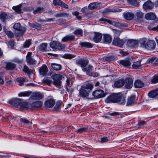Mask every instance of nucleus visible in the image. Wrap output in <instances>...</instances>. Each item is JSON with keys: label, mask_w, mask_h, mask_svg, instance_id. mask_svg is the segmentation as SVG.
<instances>
[{"label": "nucleus", "mask_w": 158, "mask_h": 158, "mask_svg": "<svg viewBox=\"0 0 158 158\" xmlns=\"http://www.w3.org/2000/svg\"><path fill=\"white\" fill-rule=\"evenodd\" d=\"M72 13L73 15L75 16L78 19H81V16L79 15V13L78 12H73Z\"/></svg>", "instance_id": "nucleus-60"}, {"label": "nucleus", "mask_w": 158, "mask_h": 158, "mask_svg": "<svg viewBox=\"0 0 158 158\" xmlns=\"http://www.w3.org/2000/svg\"><path fill=\"white\" fill-rule=\"evenodd\" d=\"M56 47V49L61 50L64 49L65 47V46L64 44H61L57 42V46Z\"/></svg>", "instance_id": "nucleus-49"}, {"label": "nucleus", "mask_w": 158, "mask_h": 158, "mask_svg": "<svg viewBox=\"0 0 158 158\" xmlns=\"http://www.w3.org/2000/svg\"><path fill=\"white\" fill-rule=\"evenodd\" d=\"M18 85L21 86L23 84L24 82L25 81L23 77L18 78L16 79Z\"/></svg>", "instance_id": "nucleus-45"}, {"label": "nucleus", "mask_w": 158, "mask_h": 158, "mask_svg": "<svg viewBox=\"0 0 158 158\" xmlns=\"http://www.w3.org/2000/svg\"><path fill=\"white\" fill-rule=\"evenodd\" d=\"M31 93V92L29 91L23 92L19 93V96L20 97H28L30 95Z\"/></svg>", "instance_id": "nucleus-46"}, {"label": "nucleus", "mask_w": 158, "mask_h": 158, "mask_svg": "<svg viewBox=\"0 0 158 158\" xmlns=\"http://www.w3.org/2000/svg\"><path fill=\"white\" fill-rule=\"evenodd\" d=\"M51 66L53 69L56 71L59 70L61 68V66L60 65L56 64H52Z\"/></svg>", "instance_id": "nucleus-36"}, {"label": "nucleus", "mask_w": 158, "mask_h": 158, "mask_svg": "<svg viewBox=\"0 0 158 158\" xmlns=\"http://www.w3.org/2000/svg\"><path fill=\"white\" fill-rule=\"evenodd\" d=\"M113 32L115 36H118L120 35L121 31L115 29H113Z\"/></svg>", "instance_id": "nucleus-57"}, {"label": "nucleus", "mask_w": 158, "mask_h": 158, "mask_svg": "<svg viewBox=\"0 0 158 158\" xmlns=\"http://www.w3.org/2000/svg\"><path fill=\"white\" fill-rule=\"evenodd\" d=\"M92 95L96 98H101L105 97L106 95L104 92L101 90H97L93 92Z\"/></svg>", "instance_id": "nucleus-5"}, {"label": "nucleus", "mask_w": 158, "mask_h": 158, "mask_svg": "<svg viewBox=\"0 0 158 158\" xmlns=\"http://www.w3.org/2000/svg\"><path fill=\"white\" fill-rule=\"evenodd\" d=\"M98 6V3L97 2H93L90 3L88 6V8L90 10H92L96 9Z\"/></svg>", "instance_id": "nucleus-43"}, {"label": "nucleus", "mask_w": 158, "mask_h": 158, "mask_svg": "<svg viewBox=\"0 0 158 158\" xmlns=\"http://www.w3.org/2000/svg\"><path fill=\"white\" fill-rule=\"evenodd\" d=\"M13 28L15 30L20 32L19 35H23L25 31V28L21 27L20 23H15L13 26Z\"/></svg>", "instance_id": "nucleus-6"}, {"label": "nucleus", "mask_w": 158, "mask_h": 158, "mask_svg": "<svg viewBox=\"0 0 158 158\" xmlns=\"http://www.w3.org/2000/svg\"><path fill=\"white\" fill-rule=\"evenodd\" d=\"M156 43L154 40L148 41L146 44L145 48L149 50L153 49L155 48Z\"/></svg>", "instance_id": "nucleus-10"}, {"label": "nucleus", "mask_w": 158, "mask_h": 158, "mask_svg": "<svg viewBox=\"0 0 158 158\" xmlns=\"http://www.w3.org/2000/svg\"><path fill=\"white\" fill-rule=\"evenodd\" d=\"M52 77L53 79L52 83L58 88H60L61 85V81L60 80L62 78V76L60 74H55L52 75Z\"/></svg>", "instance_id": "nucleus-3"}, {"label": "nucleus", "mask_w": 158, "mask_h": 158, "mask_svg": "<svg viewBox=\"0 0 158 158\" xmlns=\"http://www.w3.org/2000/svg\"><path fill=\"white\" fill-rule=\"evenodd\" d=\"M114 59L115 57L114 56H104L102 58V60L104 61H112L114 60Z\"/></svg>", "instance_id": "nucleus-37"}, {"label": "nucleus", "mask_w": 158, "mask_h": 158, "mask_svg": "<svg viewBox=\"0 0 158 158\" xmlns=\"http://www.w3.org/2000/svg\"><path fill=\"white\" fill-rule=\"evenodd\" d=\"M30 106V104L26 102H23L20 99V103H19V106L21 108L23 109L28 108Z\"/></svg>", "instance_id": "nucleus-28"}, {"label": "nucleus", "mask_w": 158, "mask_h": 158, "mask_svg": "<svg viewBox=\"0 0 158 158\" xmlns=\"http://www.w3.org/2000/svg\"><path fill=\"white\" fill-rule=\"evenodd\" d=\"M23 71L28 74H30L32 73V70L29 69V68L26 65H24L23 68Z\"/></svg>", "instance_id": "nucleus-42"}, {"label": "nucleus", "mask_w": 158, "mask_h": 158, "mask_svg": "<svg viewBox=\"0 0 158 158\" xmlns=\"http://www.w3.org/2000/svg\"><path fill=\"white\" fill-rule=\"evenodd\" d=\"M42 105V102L40 101H37L33 102L31 106L32 107H40Z\"/></svg>", "instance_id": "nucleus-38"}, {"label": "nucleus", "mask_w": 158, "mask_h": 158, "mask_svg": "<svg viewBox=\"0 0 158 158\" xmlns=\"http://www.w3.org/2000/svg\"><path fill=\"white\" fill-rule=\"evenodd\" d=\"M124 18L126 20H130L133 19L134 15L131 12H126L123 14Z\"/></svg>", "instance_id": "nucleus-22"}, {"label": "nucleus", "mask_w": 158, "mask_h": 158, "mask_svg": "<svg viewBox=\"0 0 158 158\" xmlns=\"http://www.w3.org/2000/svg\"><path fill=\"white\" fill-rule=\"evenodd\" d=\"M128 44L132 48H134L137 46L138 42L135 40H132L129 41Z\"/></svg>", "instance_id": "nucleus-33"}, {"label": "nucleus", "mask_w": 158, "mask_h": 158, "mask_svg": "<svg viewBox=\"0 0 158 158\" xmlns=\"http://www.w3.org/2000/svg\"><path fill=\"white\" fill-rule=\"evenodd\" d=\"M124 42L122 40L120 39L119 37H116L114 38L112 42V44L114 45L120 47H122Z\"/></svg>", "instance_id": "nucleus-8"}, {"label": "nucleus", "mask_w": 158, "mask_h": 158, "mask_svg": "<svg viewBox=\"0 0 158 158\" xmlns=\"http://www.w3.org/2000/svg\"><path fill=\"white\" fill-rule=\"evenodd\" d=\"M118 63L120 65L126 68H129L131 64V63L129 59H125L118 61Z\"/></svg>", "instance_id": "nucleus-9"}, {"label": "nucleus", "mask_w": 158, "mask_h": 158, "mask_svg": "<svg viewBox=\"0 0 158 158\" xmlns=\"http://www.w3.org/2000/svg\"><path fill=\"white\" fill-rule=\"evenodd\" d=\"M63 102L62 101H59L56 102V105L53 108V110L55 111H59L61 108V106L62 105Z\"/></svg>", "instance_id": "nucleus-25"}, {"label": "nucleus", "mask_w": 158, "mask_h": 158, "mask_svg": "<svg viewBox=\"0 0 158 158\" xmlns=\"http://www.w3.org/2000/svg\"><path fill=\"white\" fill-rule=\"evenodd\" d=\"M106 102H119L123 104L125 102V98L120 93H113L107 97L105 100Z\"/></svg>", "instance_id": "nucleus-1"}, {"label": "nucleus", "mask_w": 158, "mask_h": 158, "mask_svg": "<svg viewBox=\"0 0 158 158\" xmlns=\"http://www.w3.org/2000/svg\"><path fill=\"white\" fill-rule=\"evenodd\" d=\"M89 63L87 59H81L76 61L77 64L80 65L81 67L84 68Z\"/></svg>", "instance_id": "nucleus-14"}, {"label": "nucleus", "mask_w": 158, "mask_h": 158, "mask_svg": "<svg viewBox=\"0 0 158 158\" xmlns=\"http://www.w3.org/2000/svg\"><path fill=\"white\" fill-rule=\"evenodd\" d=\"M102 38V35L101 34L98 32H94V36L93 38L94 41L96 43L100 42Z\"/></svg>", "instance_id": "nucleus-18"}, {"label": "nucleus", "mask_w": 158, "mask_h": 158, "mask_svg": "<svg viewBox=\"0 0 158 158\" xmlns=\"http://www.w3.org/2000/svg\"><path fill=\"white\" fill-rule=\"evenodd\" d=\"M39 71L40 74L45 76L47 73L48 69L47 66L45 65H44L40 68Z\"/></svg>", "instance_id": "nucleus-19"}, {"label": "nucleus", "mask_w": 158, "mask_h": 158, "mask_svg": "<svg viewBox=\"0 0 158 158\" xmlns=\"http://www.w3.org/2000/svg\"><path fill=\"white\" fill-rule=\"evenodd\" d=\"M119 113L118 112H114L112 113L108 112L107 114L113 116H116L118 115L119 114Z\"/></svg>", "instance_id": "nucleus-63"}, {"label": "nucleus", "mask_w": 158, "mask_h": 158, "mask_svg": "<svg viewBox=\"0 0 158 158\" xmlns=\"http://www.w3.org/2000/svg\"><path fill=\"white\" fill-rule=\"evenodd\" d=\"M42 98V95L40 93H33L31 96V98L33 99H40Z\"/></svg>", "instance_id": "nucleus-29"}, {"label": "nucleus", "mask_w": 158, "mask_h": 158, "mask_svg": "<svg viewBox=\"0 0 158 158\" xmlns=\"http://www.w3.org/2000/svg\"><path fill=\"white\" fill-rule=\"evenodd\" d=\"M73 33L76 35H80L81 36H83V31L81 29H78L75 31Z\"/></svg>", "instance_id": "nucleus-48"}, {"label": "nucleus", "mask_w": 158, "mask_h": 158, "mask_svg": "<svg viewBox=\"0 0 158 158\" xmlns=\"http://www.w3.org/2000/svg\"><path fill=\"white\" fill-rule=\"evenodd\" d=\"M20 99L18 98H13L10 100L8 101V103L16 107H18L20 103Z\"/></svg>", "instance_id": "nucleus-13"}, {"label": "nucleus", "mask_w": 158, "mask_h": 158, "mask_svg": "<svg viewBox=\"0 0 158 158\" xmlns=\"http://www.w3.org/2000/svg\"><path fill=\"white\" fill-rule=\"evenodd\" d=\"M136 15L137 19L138 20H140L143 17V14L140 11H138L136 12Z\"/></svg>", "instance_id": "nucleus-50"}, {"label": "nucleus", "mask_w": 158, "mask_h": 158, "mask_svg": "<svg viewBox=\"0 0 158 158\" xmlns=\"http://www.w3.org/2000/svg\"><path fill=\"white\" fill-rule=\"evenodd\" d=\"M103 40L104 43L106 44L110 43L112 41V37L109 34H104L103 35Z\"/></svg>", "instance_id": "nucleus-17"}, {"label": "nucleus", "mask_w": 158, "mask_h": 158, "mask_svg": "<svg viewBox=\"0 0 158 158\" xmlns=\"http://www.w3.org/2000/svg\"><path fill=\"white\" fill-rule=\"evenodd\" d=\"M145 18L148 20L155 19L156 18V15L153 13H148L145 15Z\"/></svg>", "instance_id": "nucleus-24"}, {"label": "nucleus", "mask_w": 158, "mask_h": 158, "mask_svg": "<svg viewBox=\"0 0 158 158\" xmlns=\"http://www.w3.org/2000/svg\"><path fill=\"white\" fill-rule=\"evenodd\" d=\"M21 6L22 5L20 4L18 6H13V9L17 13L19 14L21 12L22 10L21 9Z\"/></svg>", "instance_id": "nucleus-40"}, {"label": "nucleus", "mask_w": 158, "mask_h": 158, "mask_svg": "<svg viewBox=\"0 0 158 158\" xmlns=\"http://www.w3.org/2000/svg\"><path fill=\"white\" fill-rule=\"evenodd\" d=\"M75 56L74 55H72L69 54H66L64 55L63 57L68 59H71L74 58Z\"/></svg>", "instance_id": "nucleus-51"}, {"label": "nucleus", "mask_w": 158, "mask_h": 158, "mask_svg": "<svg viewBox=\"0 0 158 158\" xmlns=\"http://www.w3.org/2000/svg\"><path fill=\"white\" fill-rule=\"evenodd\" d=\"M79 44L82 47L88 48H91L93 46V45L91 43L87 42H81Z\"/></svg>", "instance_id": "nucleus-30"}, {"label": "nucleus", "mask_w": 158, "mask_h": 158, "mask_svg": "<svg viewBox=\"0 0 158 158\" xmlns=\"http://www.w3.org/2000/svg\"><path fill=\"white\" fill-rule=\"evenodd\" d=\"M93 69L94 68L92 66L89 65L87 67L83 69L82 70L83 71H85L86 74L89 75L91 72L93 70Z\"/></svg>", "instance_id": "nucleus-31"}, {"label": "nucleus", "mask_w": 158, "mask_h": 158, "mask_svg": "<svg viewBox=\"0 0 158 158\" xmlns=\"http://www.w3.org/2000/svg\"><path fill=\"white\" fill-rule=\"evenodd\" d=\"M88 128L87 127H84L80 128V129H78L76 131V132L77 133H82L86 131L88 129Z\"/></svg>", "instance_id": "nucleus-53"}, {"label": "nucleus", "mask_w": 158, "mask_h": 158, "mask_svg": "<svg viewBox=\"0 0 158 158\" xmlns=\"http://www.w3.org/2000/svg\"><path fill=\"white\" fill-rule=\"evenodd\" d=\"M44 8L43 7H38L36 10L34 11L33 13L34 14H36L40 13H41L44 11Z\"/></svg>", "instance_id": "nucleus-47"}, {"label": "nucleus", "mask_w": 158, "mask_h": 158, "mask_svg": "<svg viewBox=\"0 0 158 158\" xmlns=\"http://www.w3.org/2000/svg\"><path fill=\"white\" fill-rule=\"evenodd\" d=\"M16 67V65L15 64L9 63L7 64L6 69L8 70H13Z\"/></svg>", "instance_id": "nucleus-39"}, {"label": "nucleus", "mask_w": 158, "mask_h": 158, "mask_svg": "<svg viewBox=\"0 0 158 158\" xmlns=\"http://www.w3.org/2000/svg\"><path fill=\"white\" fill-rule=\"evenodd\" d=\"M154 6V4L150 0H148L143 5V7L145 10L151 9Z\"/></svg>", "instance_id": "nucleus-15"}, {"label": "nucleus", "mask_w": 158, "mask_h": 158, "mask_svg": "<svg viewBox=\"0 0 158 158\" xmlns=\"http://www.w3.org/2000/svg\"><path fill=\"white\" fill-rule=\"evenodd\" d=\"M158 95V88L156 89L150 91L148 94V95L149 98H154Z\"/></svg>", "instance_id": "nucleus-23"}, {"label": "nucleus", "mask_w": 158, "mask_h": 158, "mask_svg": "<svg viewBox=\"0 0 158 158\" xmlns=\"http://www.w3.org/2000/svg\"><path fill=\"white\" fill-rule=\"evenodd\" d=\"M5 34L10 38H13L14 36L13 33L11 31H5Z\"/></svg>", "instance_id": "nucleus-54"}, {"label": "nucleus", "mask_w": 158, "mask_h": 158, "mask_svg": "<svg viewBox=\"0 0 158 158\" xmlns=\"http://www.w3.org/2000/svg\"><path fill=\"white\" fill-rule=\"evenodd\" d=\"M55 103V101L53 99H49L45 103V105L47 107L52 108Z\"/></svg>", "instance_id": "nucleus-20"}, {"label": "nucleus", "mask_w": 158, "mask_h": 158, "mask_svg": "<svg viewBox=\"0 0 158 158\" xmlns=\"http://www.w3.org/2000/svg\"><path fill=\"white\" fill-rule=\"evenodd\" d=\"M75 39V36L74 35H67L64 37L61 40V41L63 42H67L68 41H71L74 40Z\"/></svg>", "instance_id": "nucleus-16"}, {"label": "nucleus", "mask_w": 158, "mask_h": 158, "mask_svg": "<svg viewBox=\"0 0 158 158\" xmlns=\"http://www.w3.org/2000/svg\"><path fill=\"white\" fill-rule=\"evenodd\" d=\"M32 53L31 52H28L26 56V61L29 65H35L36 63V61L32 56Z\"/></svg>", "instance_id": "nucleus-4"}, {"label": "nucleus", "mask_w": 158, "mask_h": 158, "mask_svg": "<svg viewBox=\"0 0 158 158\" xmlns=\"http://www.w3.org/2000/svg\"><path fill=\"white\" fill-rule=\"evenodd\" d=\"M124 83V79H120L115 82L114 86L116 88H120L123 85Z\"/></svg>", "instance_id": "nucleus-21"}, {"label": "nucleus", "mask_w": 158, "mask_h": 158, "mask_svg": "<svg viewBox=\"0 0 158 158\" xmlns=\"http://www.w3.org/2000/svg\"><path fill=\"white\" fill-rule=\"evenodd\" d=\"M11 14L2 12L0 14V19L3 22H5L7 19L11 18Z\"/></svg>", "instance_id": "nucleus-12"}, {"label": "nucleus", "mask_w": 158, "mask_h": 158, "mask_svg": "<svg viewBox=\"0 0 158 158\" xmlns=\"http://www.w3.org/2000/svg\"><path fill=\"white\" fill-rule=\"evenodd\" d=\"M135 97L134 95H131L128 98V101L127 103V106L132 105L135 102Z\"/></svg>", "instance_id": "nucleus-27"}, {"label": "nucleus", "mask_w": 158, "mask_h": 158, "mask_svg": "<svg viewBox=\"0 0 158 158\" xmlns=\"http://www.w3.org/2000/svg\"><path fill=\"white\" fill-rule=\"evenodd\" d=\"M147 122L143 121L141 122H139L138 123V126L139 128H142L146 124Z\"/></svg>", "instance_id": "nucleus-61"}, {"label": "nucleus", "mask_w": 158, "mask_h": 158, "mask_svg": "<svg viewBox=\"0 0 158 158\" xmlns=\"http://www.w3.org/2000/svg\"><path fill=\"white\" fill-rule=\"evenodd\" d=\"M33 8L32 7H25L23 9V10L25 11H30L33 10Z\"/></svg>", "instance_id": "nucleus-64"}, {"label": "nucleus", "mask_w": 158, "mask_h": 158, "mask_svg": "<svg viewBox=\"0 0 158 158\" xmlns=\"http://www.w3.org/2000/svg\"><path fill=\"white\" fill-rule=\"evenodd\" d=\"M129 4L134 6H138L139 5V3L136 0H127Z\"/></svg>", "instance_id": "nucleus-44"}, {"label": "nucleus", "mask_w": 158, "mask_h": 158, "mask_svg": "<svg viewBox=\"0 0 158 158\" xmlns=\"http://www.w3.org/2000/svg\"><path fill=\"white\" fill-rule=\"evenodd\" d=\"M135 88H141L144 86V83L139 80L136 81L134 83Z\"/></svg>", "instance_id": "nucleus-26"}, {"label": "nucleus", "mask_w": 158, "mask_h": 158, "mask_svg": "<svg viewBox=\"0 0 158 158\" xmlns=\"http://www.w3.org/2000/svg\"><path fill=\"white\" fill-rule=\"evenodd\" d=\"M47 46V44L43 43L40 45L39 47V49L42 51H46Z\"/></svg>", "instance_id": "nucleus-41"}, {"label": "nucleus", "mask_w": 158, "mask_h": 158, "mask_svg": "<svg viewBox=\"0 0 158 158\" xmlns=\"http://www.w3.org/2000/svg\"><path fill=\"white\" fill-rule=\"evenodd\" d=\"M31 44V40H27L23 44L24 48H28Z\"/></svg>", "instance_id": "nucleus-56"}, {"label": "nucleus", "mask_w": 158, "mask_h": 158, "mask_svg": "<svg viewBox=\"0 0 158 158\" xmlns=\"http://www.w3.org/2000/svg\"><path fill=\"white\" fill-rule=\"evenodd\" d=\"M31 27L37 29H40L41 27V25L40 24L36 23V24H32L31 25Z\"/></svg>", "instance_id": "nucleus-55"}, {"label": "nucleus", "mask_w": 158, "mask_h": 158, "mask_svg": "<svg viewBox=\"0 0 158 158\" xmlns=\"http://www.w3.org/2000/svg\"><path fill=\"white\" fill-rule=\"evenodd\" d=\"M147 42L146 39L145 38L140 39L139 41L140 46L143 48H145Z\"/></svg>", "instance_id": "nucleus-35"}, {"label": "nucleus", "mask_w": 158, "mask_h": 158, "mask_svg": "<svg viewBox=\"0 0 158 158\" xmlns=\"http://www.w3.org/2000/svg\"><path fill=\"white\" fill-rule=\"evenodd\" d=\"M141 60L138 61L139 64H137L138 62H134V63L132 65L133 69H139L141 68V65L140 64Z\"/></svg>", "instance_id": "nucleus-34"}, {"label": "nucleus", "mask_w": 158, "mask_h": 158, "mask_svg": "<svg viewBox=\"0 0 158 158\" xmlns=\"http://www.w3.org/2000/svg\"><path fill=\"white\" fill-rule=\"evenodd\" d=\"M53 3L55 5H58L65 9L68 8V6L61 0H53Z\"/></svg>", "instance_id": "nucleus-11"}, {"label": "nucleus", "mask_w": 158, "mask_h": 158, "mask_svg": "<svg viewBox=\"0 0 158 158\" xmlns=\"http://www.w3.org/2000/svg\"><path fill=\"white\" fill-rule=\"evenodd\" d=\"M108 23L114 26H119L120 23L117 22H112L109 20L108 21Z\"/></svg>", "instance_id": "nucleus-58"}, {"label": "nucleus", "mask_w": 158, "mask_h": 158, "mask_svg": "<svg viewBox=\"0 0 158 158\" xmlns=\"http://www.w3.org/2000/svg\"><path fill=\"white\" fill-rule=\"evenodd\" d=\"M99 73L96 72H92L90 73L89 75L93 76L94 77H97L98 76Z\"/></svg>", "instance_id": "nucleus-62"}, {"label": "nucleus", "mask_w": 158, "mask_h": 158, "mask_svg": "<svg viewBox=\"0 0 158 158\" xmlns=\"http://www.w3.org/2000/svg\"><path fill=\"white\" fill-rule=\"evenodd\" d=\"M57 44V42L52 41L50 43V47L53 49H56Z\"/></svg>", "instance_id": "nucleus-52"}, {"label": "nucleus", "mask_w": 158, "mask_h": 158, "mask_svg": "<svg viewBox=\"0 0 158 158\" xmlns=\"http://www.w3.org/2000/svg\"><path fill=\"white\" fill-rule=\"evenodd\" d=\"M56 18L60 17H68L69 16V14L65 12L60 13L59 14H56L55 15Z\"/></svg>", "instance_id": "nucleus-32"}, {"label": "nucleus", "mask_w": 158, "mask_h": 158, "mask_svg": "<svg viewBox=\"0 0 158 158\" xmlns=\"http://www.w3.org/2000/svg\"><path fill=\"white\" fill-rule=\"evenodd\" d=\"M93 87V85L90 83L82 86L79 90L80 96L83 98L88 96Z\"/></svg>", "instance_id": "nucleus-2"}, {"label": "nucleus", "mask_w": 158, "mask_h": 158, "mask_svg": "<svg viewBox=\"0 0 158 158\" xmlns=\"http://www.w3.org/2000/svg\"><path fill=\"white\" fill-rule=\"evenodd\" d=\"M125 81V86L127 89L131 88L133 86V81L131 78L130 77H127Z\"/></svg>", "instance_id": "nucleus-7"}, {"label": "nucleus", "mask_w": 158, "mask_h": 158, "mask_svg": "<svg viewBox=\"0 0 158 158\" xmlns=\"http://www.w3.org/2000/svg\"><path fill=\"white\" fill-rule=\"evenodd\" d=\"M151 81L153 83L158 82V75H155L151 79Z\"/></svg>", "instance_id": "nucleus-59"}]
</instances>
